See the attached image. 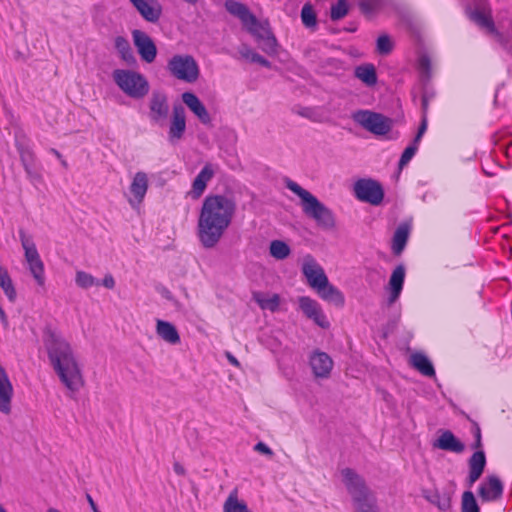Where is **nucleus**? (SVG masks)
I'll return each mask as SVG.
<instances>
[{
  "label": "nucleus",
  "mask_w": 512,
  "mask_h": 512,
  "mask_svg": "<svg viewBox=\"0 0 512 512\" xmlns=\"http://www.w3.org/2000/svg\"><path fill=\"white\" fill-rule=\"evenodd\" d=\"M236 212V202L225 195L207 196L198 219V238L205 248H213L223 237Z\"/></svg>",
  "instance_id": "f257e3e1"
},
{
  "label": "nucleus",
  "mask_w": 512,
  "mask_h": 512,
  "mask_svg": "<svg viewBox=\"0 0 512 512\" xmlns=\"http://www.w3.org/2000/svg\"><path fill=\"white\" fill-rule=\"evenodd\" d=\"M43 341L50 363L60 381L71 392H78L84 385V379L68 340L61 332L47 328Z\"/></svg>",
  "instance_id": "f03ea898"
},
{
  "label": "nucleus",
  "mask_w": 512,
  "mask_h": 512,
  "mask_svg": "<svg viewBox=\"0 0 512 512\" xmlns=\"http://www.w3.org/2000/svg\"><path fill=\"white\" fill-rule=\"evenodd\" d=\"M286 187L301 199L303 212L327 230L336 227V219L331 209L325 206L312 193L291 179L285 180Z\"/></svg>",
  "instance_id": "7ed1b4c3"
},
{
  "label": "nucleus",
  "mask_w": 512,
  "mask_h": 512,
  "mask_svg": "<svg viewBox=\"0 0 512 512\" xmlns=\"http://www.w3.org/2000/svg\"><path fill=\"white\" fill-rule=\"evenodd\" d=\"M112 78L119 89L127 96L141 99L149 92V82L141 73L129 69H116Z\"/></svg>",
  "instance_id": "20e7f679"
},
{
  "label": "nucleus",
  "mask_w": 512,
  "mask_h": 512,
  "mask_svg": "<svg viewBox=\"0 0 512 512\" xmlns=\"http://www.w3.org/2000/svg\"><path fill=\"white\" fill-rule=\"evenodd\" d=\"M167 70L175 79L185 83H195L200 76V68L195 58L188 54H176L167 63Z\"/></svg>",
  "instance_id": "39448f33"
},
{
  "label": "nucleus",
  "mask_w": 512,
  "mask_h": 512,
  "mask_svg": "<svg viewBox=\"0 0 512 512\" xmlns=\"http://www.w3.org/2000/svg\"><path fill=\"white\" fill-rule=\"evenodd\" d=\"M352 119L365 130L375 135H385L392 128V120L371 110H358L352 114Z\"/></svg>",
  "instance_id": "423d86ee"
},
{
  "label": "nucleus",
  "mask_w": 512,
  "mask_h": 512,
  "mask_svg": "<svg viewBox=\"0 0 512 512\" xmlns=\"http://www.w3.org/2000/svg\"><path fill=\"white\" fill-rule=\"evenodd\" d=\"M355 197L362 202L377 206L384 198V191L379 182L370 178L359 179L354 183Z\"/></svg>",
  "instance_id": "0eeeda50"
},
{
  "label": "nucleus",
  "mask_w": 512,
  "mask_h": 512,
  "mask_svg": "<svg viewBox=\"0 0 512 512\" xmlns=\"http://www.w3.org/2000/svg\"><path fill=\"white\" fill-rule=\"evenodd\" d=\"M468 18L480 29L489 34H496L497 30L492 18V9L487 0H476L473 8L466 10Z\"/></svg>",
  "instance_id": "6e6552de"
},
{
  "label": "nucleus",
  "mask_w": 512,
  "mask_h": 512,
  "mask_svg": "<svg viewBox=\"0 0 512 512\" xmlns=\"http://www.w3.org/2000/svg\"><path fill=\"white\" fill-rule=\"evenodd\" d=\"M148 117L154 124L163 126L168 118L170 106L166 93L155 90L149 98Z\"/></svg>",
  "instance_id": "1a4fd4ad"
},
{
  "label": "nucleus",
  "mask_w": 512,
  "mask_h": 512,
  "mask_svg": "<svg viewBox=\"0 0 512 512\" xmlns=\"http://www.w3.org/2000/svg\"><path fill=\"white\" fill-rule=\"evenodd\" d=\"M341 475L354 503L372 494L366 487L364 480L352 469H343Z\"/></svg>",
  "instance_id": "9d476101"
},
{
  "label": "nucleus",
  "mask_w": 512,
  "mask_h": 512,
  "mask_svg": "<svg viewBox=\"0 0 512 512\" xmlns=\"http://www.w3.org/2000/svg\"><path fill=\"white\" fill-rule=\"evenodd\" d=\"M301 270L311 288L315 289L327 283L328 278L324 269L312 255H306L303 258Z\"/></svg>",
  "instance_id": "9b49d317"
},
{
  "label": "nucleus",
  "mask_w": 512,
  "mask_h": 512,
  "mask_svg": "<svg viewBox=\"0 0 512 512\" xmlns=\"http://www.w3.org/2000/svg\"><path fill=\"white\" fill-rule=\"evenodd\" d=\"M132 37L141 59L152 63L157 56V48L151 37L141 30H134Z\"/></svg>",
  "instance_id": "f8f14e48"
},
{
  "label": "nucleus",
  "mask_w": 512,
  "mask_h": 512,
  "mask_svg": "<svg viewBox=\"0 0 512 512\" xmlns=\"http://www.w3.org/2000/svg\"><path fill=\"white\" fill-rule=\"evenodd\" d=\"M298 304L300 310L307 318L313 320L321 328L329 327V321L317 301L308 296H301L298 299Z\"/></svg>",
  "instance_id": "ddd939ff"
},
{
  "label": "nucleus",
  "mask_w": 512,
  "mask_h": 512,
  "mask_svg": "<svg viewBox=\"0 0 512 512\" xmlns=\"http://www.w3.org/2000/svg\"><path fill=\"white\" fill-rule=\"evenodd\" d=\"M309 365L316 378L327 379L330 377L333 368V360L325 352L314 351L310 355Z\"/></svg>",
  "instance_id": "4468645a"
},
{
  "label": "nucleus",
  "mask_w": 512,
  "mask_h": 512,
  "mask_svg": "<svg viewBox=\"0 0 512 512\" xmlns=\"http://www.w3.org/2000/svg\"><path fill=\"white\" fill-rule=\"evenodd\" d=\"M132 6L150 23L159 21L162 15V5L158 0H129Z\"/></svg>",
  "instance_id": "2eb2a0df"
},
{
  "label": "nucleus",
  "mask_w": 512,
  "mask_h": 512,
  "mask_svg": "<svg viewBox=\"0 0 512 512\" xmlns=\"http://www.w3.org/2000/svg\"><path fill=\"white\" fill-rule=\"evenodd\" d=\"M249 33H251L259 42V46L263 52L269 55L276 53V38L272 35L270 30L264 24L257 22V25L251 27Z\"/></svg>",
  "instance_id": "dca6fc26"
},
{
  "label": "nucleus",
  "mask_w": 512,
  "mask_h": 512,
  "mask_svg": "<svg viewBox=\"0 0 512 512\" xmlns=\"http://www.w3.org/2000/svg\"><path fill=\"white\" fill-rule=\"evenodd\" d=\"M215 172L216 167L211 163H206L193 180L192 187L188 195L193 199H198L206 190L207 184L212 180Z\"/></svg>",
  "instance_id": "f3484780"
},
{
  "label": "nucleus",
  "mask_w": 512,
  "mask_h": 512,
  "mask_svg": "<svg viewBox=\"0 0 512 512\" xmlns=\"http://www.w3.org/2000/svg\"><path fill=\"white\" fill-rule=\"evenodd\" d=\"M130 194L132 195L128 201L132 207L140 205L148 190V176L145 172L139 171L135 173L131 185Z\"/></svg>",
  "instance_id": "a211bd4d"
},
{
  "label": "nucleus",
  "mask_w": 512,
  "mask_h": 512,
  "mask_svg": "<svg viewBox=\"0 0 512 512\" xmlns=\"http://www.w3.org/2000/svg\"><path fill=\"white\" fill-rule=\"evenodd\" d=\"M186 130V118L184 109L179 107L173 108L172 119L169 127L168 139L172 144L178 143Z\"/></svg>",
  "instance_id": "6ab92c4d"
},
{
  "label": "nucleus",
  "mask_w": 512,
  "mask_h": 512,
  "mask_svg": "<svg viewBox=\"0 0 512 512\" xmlns=\"http://www.w3.org/2000/svg\"><path fill=\"white\" fill-rule=\"evenodd\" d=\"M225 8L230 14L238 17L248 31L259 22L248 7L240 2L227 0L225 2Z\"/></svg>",
  "instance_id": "aec40b11"
},
{
  "label": "nucleus",
  "mask_w": 512,
  "mask_h": 512,
  "mask_svg": "<svg viewBox=\"0 0 512 512\" xmlns=\"http://www.w3.org/2000/svg\"><path fill=\"white\" fill-rule=\"evenodd\" d=\"M405 280V267L403 265H398L392 272L387 290L389 292L388 296V305L394 304L398 298L400 297V294L403 289Z\"/></svg>",
  "instance_id": "412c9836"
},
{
  "label": "nucleus",
  "mask_w": 512,
  "mask_h": 512,
  "mask_svg": "<svg viewBox=\"0 0 512 512\" xmlns=\"http://www.w3.org/2000/svg\"><path fill=\"white\" fill-rule=\"evenodd\" d=\"M503 485L500 479L494 475L488 476L479 487V496L482 501H495L501 497Z\"/></svg>",
  "instance_id": "4be33fe9"
},
{
  "label": "nucleus",
  "mask_w": 512,
  "mask_h": 512,
  "mask_svg": "<svg viewBox=\"0 0 512 512\" xmlns=\"http://www.w3.org/2000/svg\"><path fill=\"white\" fill-rule=\"evenodd\" d=\"M182 101L195 114L202 124L207 125L211 122V117L206 107L194 93H183Z\"/></svg>",
  "instance_id": "5701e85b"
},
{
  "label": "nucleus",
  "mask_w": 512,
  "mask_h": 512,
  "mask_svg": "<svg viewBox=\"0 0 512 512\" xmlns=\"http://www.w3.org/2000/svg\"><path fill=\"white\" fill-rule=\"evenodd\" d=\"M433 447L458 454L465 449V445L449 430L440 432L439 437L433 443Z\"/></svg>",
  "instance_id": "b1692460"
},
{
  "label": "nucleus",
  "mask_w": 512,
  "mask_h": 512,
  "mask_svg": "<svg viewBox=\"0 0 512 512\" xmlns=\"http://www.w3.org/2000/svg\"><path fill=\"white\" fill-rule=\"evenodd\" d=\"M155 330L157 336L170 345H177L181 341L177 328L171 322L157 319Z\"/></svg>",
  "instance_id": "393cba45"
},
{
  "label": "nucleus",
  "mask_w": 512,
  "mask_h": 512,
  "mask_svg": "<svg viewBox=\"0 0 512 512\" xmlns=\"http://www.w3.org/2000/svg\"><path fill=\"white\" fill-rule=\"evenodd\" d=\"M423 497L440 511L446 512L451 508V496L447 492H440L437 489H425Z\"/></svg>",
  "instance_id": "a878e982"
},
{
  "label": "nucleus",
  "mask_w": 512,
  "mask_h": 512,
  "mask_svg": "<svg viewBox=\"0 0 512 512\" xmlns=\"http://www.w3.org/2000/svg\"><path fill=\"white\" fill-rule=\"evenodd\" d=\"M469 476L468 481L471 486L474 484L482 475L485 465L486 457L482 450H478L469 459Z\"/></svg>",
  "instance_id": "bb28decb"
},
{
  "label": "nucleus",
  "mask_w": 512,
  "mask_h": 512,
  "mask_svg": "<svg viewBox=\"0 0 512 512\" xmlns=\"http://www.w3.org/2000/svg\"><path fill=\"white\" fill-rule=\"evenodd\" d=\"M314 290L317 291L318 295L325 301L331 302L336 306H343L344 305V296L341 293L340 290H338L335 286L331 285L329 283V280H327V283L321 284Z\"/></svg>",
  "instance_id": "cd10ccee"
},
{
  "label": "nucleus",
  "mask_w": 512,
  "mask_h": 512,
  "mask_svg": "<svg viewBox=\"0 0 512 512\" xmlns=\"http://www.w3.org/2000/svg\"><path fill=\"white\" fill-rule=\"evenodd\" d=\"M411 365L424 376H434L435 370L426 355L423 353H414L410 357Z\"/></svg>",
  "instance_id": "c85d7f7f"
},
{
  "label": "nucleus",
  "mask_w": 512,
  "mask_h": 512,
  "mask_svg": "<svg viewBox=\"0 0 512 512\" xmlns=\"http://www.w3.org/2000/svg\"><path fill=\"white\" fill-rule=\"evenodd\" d=\"M354 73L366 86H373L377 82L376 70L372 64L357 66Z\"/></svg>",
  "instance_id": "c756f323"
},
{
  "label": "nucleus",
  "mask_w": 512,
  "mask_h": 512,
  "mask_svg": "<svg viewBox=\"0 0 512 512\" xmlns=\"http://www.w3.org/2000/svg\"><path fill=\"white\" fill-rule=\"evenodd\" d=\"M253 298L263 310L275 312L280 305V297L277 294L267 295L263 293H255Z\"/></svg>",
  "instance_id": "7c9ffc66"
},
{
  "label": "nucleus",
  "mask_w": 512,
  "mask_h": 512,
  "mask_svg": "<svg viewBox=\"0 0 512 512\" xmlns=\"http://www.w3.org/2000/svg\"><path fill=\"white\" fill-rule=\"evenodd\" d=\"M409 236V227L405 224L400 225L393 236L392 250L394 254L399 255L405 248Z\"/></svg>",
  "instance_id": "2f4dec72"
},
{
  "label": "nucleus",
  "mask_w": 512,
  "mask_h": 512,
  "mask_svg": "<svg viewBox=\"0 0 512 512\" xmlns=\"http://www.w3.org/2000/svg\"><path fill=\"white\" fill-rule=\"evenodd\" d=\"M18 151L20 154V160L28 176H38V174L34 171L35 155L33 151L30 148L24 146H19Z\"/></svg>",
  "instance_id": "473e14b6"
},
{
  "label": "nucleus",
  "mask_w": 512,
  "mask_h": 512,
  "mask_svg": "<svg viewBox=\"0 0 512 512\" xmlns=\"http://www.w3.org/2000/svg\"><path fill=\"white\" fill-rule=\"evenodd\" d=\"M224 512H251L244 501L239 500L237 490H233L227 497Z\"/></svg>",
  "instance_id": "72a5a7b5"
},
{
  "label": "nucleus",
  "mask_w": 512,
  "mask_h": 512,
  "mask_svg": "<svg viewBox=\"0 0 512 512\" xmlns=\"http://www.w3.org/2000/svg\"><path fill=\"white\" fill-rule=\"evenodd\" d=\"M114 46L118 51L120 57L128 64L135 62V57L130 47L129 41L122 37L117 36L114 40Z\"/></svg>",
  "instance_id": "f704fd0d"
},
{
  "label": "nucleus",
  "mask_w": 512,
  "mask_h": 512,
  "mask_svg": "<svg viewBox=\"0 0 512 512\" xmlns=\"http://www.w3.org/2000/svg\"><path fill=\"white\" fill-rule=\"evenodd\" d=\"M238 52H239L240 56L246 60H249L253 63H258L261 66H264L267 68L271 67V63L267 59H265L263 56H261L260 54H258L257 52H255L253 49H251L249 46H247L245 44H243L239 47Z\"/></svg>",
  "instance_id": "c9c22d12"
},
{
  "label": "nucleus",
  "mask_w": 512,
  "mask_h": 512,
  "mask_svg": "<svg viewBox=\"0 0 512 512\" xmlns=\"http://www.w3.org/2000/svg\"><path fill=\"white\" fill-rule=\"evenodd\" d=\"M19 236L22 247L24 249L26 262L28 263L30 261L37 260L38 258H40V255L37 251L34 242L30 238H28L23 231H20Z\"/></svg>",
  "instance_id": "e433bc0d"
},
{
  "label": "nucleus",
  "mask_w": 512,
  "mask_h": 512,
  "mask_svg": "<svg viewBox=\"0 0 512 512\" xmlns=\"http://www.w3.org/2000/svg\"><path fill=\"white\" fill-rule=\"evenodd\" d=\"M269 252L273 258L283 260L290 255L291 249L284 241L273 240L270 243Z\"/></svg>",
  "instance_id": "4c0bfd02"
},
{
  "label": "nucleus",
  "mask_w": 512,
  "mask_h": 512,
  "mask_svg": "<svg viewBox=\"0 0 512 512\" xmlns=\"http://www.w3.org/2000/svg\"><path fill=\"white\" fill-rule=\"evenodd\" d=\"M28 268L37 282L39 286H44L45 284V276H44V264L41 258H38L37 260H33L27 263Z\"/></svg>",
  "instance_id": "58836bf2"
},
{
  "label": "nucleus",
  "mask_w": 512,
  "mask_h": 512,
  "mask_svg": "<svg viewBox=\"0 0 512 512\" xmlns=\"http://www.w3.org/2000/svg\"><path fill=\"white\" fill-rule=\"evenodd\" d=\"M0 287L3 289L4 293L7 295L10 301H13L16 296L15 289L13 287L12 281L6 270L0 267Z\"/></svg>",
  "instance_id": "ea45409f"
},
{
  "label": "nucleus",
  "mask_w": 512,
  "mask_h": 512,
  "mask_svg": "<svg viewBox=\"0 0 512 512\" xmlns=\"http://www.w3.org/2000/svg\"><path fill=\"white\" fill-rule=\"evenodd\" d=\"M75 283L82 289H89L92 286L99 284V282L91 274L85 271L76 272Z\"/></svg>",
  "instance_id": "a19ab883"
},
{
  "label": "nucleus",
  "mask_w": 512,
  "mask_h": 512,
  "mask_svg": "<svg viewBox=\"0 0 512 512\" xmlns=\"http://www.w3.org/2000/svg\"><path fill=\"white\" fill-rule=\"evenodd\" d=\"M354 504L357 512H379L376 505V499L372 494L355 502Z\"/></svg>",
  "instance_id": "79ce46f5"
},
{
  "label": "nucleus",
  "mask_w": 512,
  "mask_h": 512,
  "mask_svg": "<svg viewBox=\"0 0 512 512\" xmlns=\"http://www.w3.org/2000/svg\"><path fill=\"white\" fill-rule=\"evenodd\" d=\"M461 512H479V506L471 491H465L462 495Z\"/></svg>",
  "instance_id": "37998d69"
},
{
  "label": "nucleus",
  "mask_w": 512,
  "mask_h": 512,
  "mask_svg": "<svg viewBox=\"0 0 512 512\" xmlns=\"http://www.w3.org/2000/svg\"><path fill=\"white\" fill-rule=\"evenodd\" d=\"M301 19L303 24L310 28L316 25V14L310 4H305L301 10Z\"/></svg>",
  "instance_id": "c03bdc74"
},
{
  "label": "nucleus",
  "mask_w": 512,
  "mask_h": 512,
  "mask_svg": "<svg viewBox=\"0 0 512 512\" xmlns=\"http://www.w3.org/2000/svg\"><path fill=\"white\" fill-rule=\"evenodd\" d=\"M348 13V5L346 0H339L337 4L331 7V19L336 21L345 17Z\"/></svg>",
  "instance_id": "a18cd8bd"
},
{
  "label": "nucleus",
  "mask_w": 512,
  "mask_h": 512,
  "mask_svg": "<svg viewBox=\"0 0 512 512\" xmlns=\"http://www.w3.org/2000/svg\"><path fill=\"white\" fill-rule=\"evenodd\" d=\"M418 149V143L413 141V144L408 146L402 153L401 158L399 160V168L402 169L405 167L410 160L414 157L416 151Z\"/></svg>",
  "instance_id": "49530a36"
},
{
  "label": "nucleus",
  "mask_w": 512,
  "mask_h": 512,
  "mask_svg": "<svg viewBox=\"0 0 512 512\" xmlns=\"http://www.w3.org/2000/svg\"><path fill=\"white\" fill-rule=\"evenodd\" d=\"M393 49L391 39L387 35H381L377 39V51L380 54H389Z\"/></svg>",
  "instance_id": "de8ad7c7"
},
{
  "label": "nucleus",
  "mask_w": 512,
  "mask_h": 512,
  "mask_svg": "<svg viewBox=\"0 0 512 512\" xmlns=\"http://www.w3.org/2000/svg\"><path fill=\"white\" fill-rule=\"evenodd\" d=\"M380 2V0H362L360 7L364 13L368 14L375 11L379 7Z\"/></svg>",
  "instance_id": "09e8293b"
},
{
  "label": "nucleus",
  "mask_w": 512,
  "mask_h": 512,
  "mask_svg": "<svg viewBox=\"0 0 512 512\" xmlns=\"http://www.w3.org/2000/svg\"><path fill=\"white\" fill-rule=\"evenodd\" d=\"M472 433H473V436H474V443L472 445V448L474 449H480L481 446H482V441H481V430H480V427L475 424L473 427H472Z\"/></svg>",
  "instance_id": "8fccbe9b"
},
{
  "label": "nucleus",
  "mask_w": 512,
  "mask_h": 512,
  "mask_svg": "<svg viewBox=\"0 0 512 512\" xmlns=\"http://www.w3.org/2000/svg\"><path fill=\"white\" fill-rule=\"evenodd\" d=\"M254 449L257 451V452H260L262 454H265L267 456H273V451L263 442H258L255 446H254Z\"/></svg>",
  "instance_id": "3c124183"
},
{
  "label": "nucleus",
  "mask_w": 512,
  "mask_h": 512,
  "mask_svg": "<svg viewBox=\"0 0 512 512\" xmlns=\"http://www.w3.org/2000/svg\"><path fill=\"white\" fill-rule=\"evenodd\" d=\"M426 129H427V119H426V116H423L421 125L418 129V133L414 139L415 143H419V141H420L421 137L423 136V134L425 133Z\"/></svg>",
  "instance_id": "603ef678"
},
{
  "label": "nucleus",
  "mask_w": 512,
  "mask_h": 512,
  "mask_svg": "<svg viewBox=\"0 0 512 512\" xmlns=\"http://www.w3.org/2000/svg\"><path fill=\"white\" fill-rule=\"evenodd\" d=\"M103 286L108 289H112L115 286V280L112 275H106L102 281Z\"/></svg>",
  "instance_id": "864d4df0"
},
{
  "label": "nucleus",
  "mask_w": 512,
  "mask_h": 512,
  "mask_svg": "<svg viewBox=\"0 0 512 512\" xmlns=\"http://www.w3.org/2000/svg\"><path fill=\"white\" fill-rule=\"evenodd\" d=\"M173 470L174 472L179 475V476H184L186 471H185V468L183 467L182 464H180L179 462H175L173 464Z\"/></svg>",
  "instance_id": "5fc2aeb1"
},
{
  "label": "nucleus",
  "mask_w": 512,
  "mask_h": 512,
  "mask_svg": "<svg viewBox=\"0 0 512 512\" xmlns=\"http://www.w3.org/2000/svg\"><path fill=\"white\" fill-rule=\"evenodd\" d=\"M162 296H163L165 299H167L168 301L172 302L174 305H177V304H178L177 300L174 298V296L172 295V293H171L169 290L164 289V290L162 291Z\"/></svg>",
  "instance_id": "6e6d98bb"
},
{
  "label": "nucleus",
  "mask_w": 512,
  "mask_h": 512,
  "mask_svg": "<svg viewBox=\"0 0 512 512\" xmlns=\"http://www.w3.org/2000/svg\"><path fill=\"white\" fill-rule=\"evenodd\" d=\"M428 103H429V98L424 95L422 97V110H423V116H426V113H427V109H428Z\"/></svg>",
  "instance_id": "4d7b16f0"
},
{
  "label": "nucleus",
  "mask_w": 512,
  "mask_h": 512,
  "mask_svg": "<svg viewBox=\"0 0 512 512\" xmlns=\"http://www.w3.org/2000/svg\"><path fill=\"white\" fill-rule=\"evenodd\" d=\"M420 66H421L423 69H425V70H427V69L429 68V59H428V57H426V56H422V57L420 58Z\"/></svg>",
  "instance_id": "13d9d810"
},
{
  "label": "nucleus",
  "mask_w": 512,
  "mask_h": 512,
  "mask_svg": "<svg viewBox=\"0 0 512 512\" xmlns=\"http://www.w3.org/2000/svg\"><path fill=\"white\" fill-rule=\"evenodd\" d=\"M86 498H87V501H88L92 511L94 512V511L98 510L96 503L94 502L93 498L89 494L86 495Z\"/></svg>",
  "instance_id": "bf43d9fd"
},
{
  "label": "nucleus",
  "mask_w": 512,
  "mask_h": 512,
  "mask_svg": "<svg viewBox=\"0 0 512 512\" xmlns=\"http://www.w3.org/2000/svg\"><path fill=\"white\" fill-rule=\"evenodd\" d=\"M228 359L229 361L233 364V365H236L238 366L239 365V362L237 361V359L231 355L228 356Z\"/></svg>",
  "instance_id": "052dcab7"
},
{
  "label": "nucleus",
  "mask_w": 512,
  "mask_h": 512,
  "mask_svg": "<svg viewBox=\"0 0 512 512\" xmlns=\"http://www.w3.org/2000/svg\"><path fill=\"white\" fill-rule=\"evenodd\" d=\"M183 1L189 5H196L198 3V0H183Z\"/></svg>",
  "instance_id": "680f3d73"
},
{
  "label": "nucleus",
  "mask_w": 512,
  "mask_h": 512,
  "mask_svg": "<svg viewBox=\"0 0 512 512\" xmlns=\"http://www.w3.org/2000/svg\"><path fill=\"white\" fill-rule=\"evenodd\" d=\"M52 153H53V154H54V156H56L57 158H59V159L61 158V154H60L57 150L52 149Z\"/></svg>",
  "instance_id": "e2e57ef3"
},
{
  "label": "nucleus",
  "mask_w": 512,
  "mask_h": 512,
  "mask_svg": "<svg viewBox=\"0 0 512 512\" xmlns=\"http://www.w3.org/2000/svg\"><path fill=\"white\" fill-rule=\"evenodd\" d=\"M46 512H61L55 508H49Z\"/></svg>",
  "instance_id": "0e129e2a"
},
{
  "label": "nucleus",
  "mask_w": 512,
  "mask_h": 512,
  "mask_svg": "<svg viewBox=\"0 0 512 512\" xmlns=\"http://www.w3.org/2000/svg\"><path fill=\"white\" fill-rule=\"evenodd\" d=\"M0 512H7L5 508L0 504Z\"/></svg>",
  "instance_id": "69168bd1"
},
{
  "label": "nucleus",
  "mask_w": 512,
  "mask_h": 512,
  "mask_svg": "<svg viewBox=\"0 0 512 512\" xmlns=\"http://www.w3.org/2000/svg\"><path fill=\"white\" fill-rule=\"evenodd\" d=\"M61 163H62L63 166L67 165L65 160H62Z\"/></svg>",
  "instance_id": "338daca9"
},
{
  "label": "nucleus",
  "mask_w": 512,
  "mask_h": 512,
  "mask_svg": "<svg viewBox=\"0 0 512 512\" xmlns=\"http://www.w3.org/2000/svg\"><path fill=\"white\" fill-rule=\"evenodd\" d=\"M94 512H100V511H99V510H96V511H94Z\"/></svg>",
  "instance_id": "774afa93"
}]
</instances>
